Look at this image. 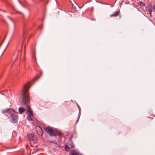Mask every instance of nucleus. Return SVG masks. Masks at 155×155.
Masks as SVG:
<instances>
[{
  "instance_id": "nucleus-1",
  "label": "nucleus",
  "mask_w": 155,
  "mask_h": 155,
  "mask_svg": "<svg viewBox=\"0 0 155 155\" xmlns=\"http://www.w3.org/2000/svg\"><path fill=\"white\" fill-rule=\"evenodd\" d=\"M30 86H28V84H26L23 87V89L22 90V94L20 97V99L22 102L25 105H27V107L28 109L27 113L29 114L27 117L29 120H32V117L33 116L32 111L31 109L29 106L28 104L29 102V97L27 92L28 89L30 88Z\"/></svg>"
},
{
  "instance_id": "nucleus-2",
  "label": "nucleus",
  "mask_w": 155,
  "mask_h": 155,
  "mask_svg": "<svg viewBox=\"0 0 155 155\" xmlns=\"http://www.w3.org/2000/svg\"><path fill=\"white\" fill-rule=\"evenodd\" d=\"M45 130L50 135L54 136L55 135L56 131L50 127H47L44 128Z\"/></svg>"
},
{
  "instance_id": "nucleus-3",
  "label": "nucleus",
  "mask_w": 155,
  "mask_h": 155,
  "mask_svg": "<svg viewBox=\"0 0 155 155\" xmlns=\"http://www.w3.org/2000/svg\"><path fill=\"white\" fill-rule=\"evenodd\" d=\"M10 118L12 122L15 123L18 120V116L17 113H15L12 114L11 115Z\"/></svg>"
},
{
  "instance_id": "nucleus-4",
  "label": "nucleus",
  "mask_w": 155,
  "mask_h": 155,
  "mask_svg": "<svg viewBox=\"0 0 155 155\" xmlns=\"http://www.w3.org/2000/svg\"><path fill=\"white\" fill-rule=\"evenodd\" d=\"M28 137L29 140L31 141H32L34 143L37 142L36 137L33 134H29L28 135Z\"/></svg>"
},
{
  "instance_id": "nucleus-5",
  "label": "nucleus",
  "mask_w": 155,
  "mask_h": 155,
  "mask_svg": "<svg viewBox=\"0 0 155 155\" xmlns=\"http://www.w3.org/2000/svg\"><path fill=\"white\" fill-rule=\"evenodd\" d=\"M37 133L40 136L39 137L41 138L42 134V131L41 128L39 126L36 127Z\"/></svg>"
},
{
  "instance_id": "nucleus-6",
  "label": "nucleus",
  "mask_w": 155,
  "mask_h": 155,
  "mask_svg": "<svg viewBox=\"0 0 155 155\" xmlns=\"http://www.w3.org/2000/svg\"><path fill=\"white\" fill-rule=\"evenodd\" d=\"M120 11H117L116 12L110 15V16L111 17H117L120 14Z\"/></svg>"
},
{
  "instance_id": "nucleus-7",
  "label": "nucleus",
  "mask_w": 155,
  "mask_h": 155,
  "mask_svg": "<svg viewBox=\"0 0 155 155\" xmlns=\"http://www.w3.org/2000/svg\"><path fill=\"white\" fill-rule=\"evenodd\" d=\"M18 110L19 113L20 114H21L25 111V109L23 107H20L18 108Z\"/></svg>"
},
{
  "instance_id": "nucleus-8",
  "label": "nucleus",
  "mask_w": 155,
  "mask_h": 155,
  "mask_svg": "<svg viewBox=\"0 0 155 155\" xmlns=\"http://www.w3.org/2000/svg\"><path fill=\"white\" fill-rule=\"evenodd\" d=\"M69 155H79V154L75 150H74L71 152V153H70Z\"/></svg>"
},
{
  "instance_id": "nucleus-9",
  "label": "nucleus",
  "mask_w": 155,
  "mask_h": 155,
  "mask_svg": "<svg viewBox=\"0 0 155 155\" xmlns=\"http://www.w3.org/2000/svg\"><path fill=\"white\" fill-rule=\"evenodd\" d=\"M13 111V110L11 109H7L6 110H4L2 111L3 113H5L6 112H7L8 113H10L11 112V111Z\"/></svg>"
},
{
  "instance_id": "nucleus-10",
  "label": "nucleus",
  "mask_w": 155,
  "mask_h": 155,
  "mask_svg": "<svg viewBox=\"0 0 155 155\" xmlns=\"http://www.w3.org/2000/svg\"><path fill=\"white\" fill-rule=\"evenodd\" d=\"M65 150L66 151H69L71 150L70 148L67 145L65 146Z\"/></svg>"
},
{
  "instance_id": "nucleus-11",
  "label": "nucleus",
  "mask_w": 155,
  "mask_h": 155,
  "mask_svg": "<svg viewBox=\"0 0 155 155\" xmlns=\"http://www.w3.org/2000/svg\"><path fill=\"white\" fill-rule=\"evenodd\" d=\"M138 4L141 6H144L145 5L144 4L143 2H138Z\"/></svg>"
},
{
  "instance_id": "nucleus-12",
  "label": "nucleus",
  "mask_w": 155,
  "mask_h": 155,
  "mask_svg": "<svg viewBox=\"0 0 155 155\" xmlns=\"http://www.w3.org/2000/svg\"><path fill=\"white\" fill-rule=\"evenodd\" d=\"M70 140L71 142V147L72 148H73L74 147V145L73 143V142L72 140H71V139H70Z\"/></svg>"
},
{
  "instance_id": "nucleus-13",
  "label": "nucleus",
  "mask_w": 155,
  "mask_h": 155,
  "mask_svg": "<svg viewBox=\"0 0 155 155\" xmlns=\"http://www.w3.org/2000/svg\"><path fill=\"white\" fill-rule=\"evenodd\" d=\"M153 11V9H152V8H150L149 9V13H150V15H151V12Z\"/></svg>"
},
{
  "instance_id": "nucleus-14",
  "label": "nucleus",
  "mask_w": 155,
  "mask_h": 155,
  "mask_svg": "<svg viewBox=\"0 0 155 155\" xmlns=\"http://www.w3.org/2000/svg\"><path fill=\"white\" fill-rule=\"evenodd\" d=\"M39 78V76H36L34 79L33 80V81H34L35 80H36L38 79Z\"/></svg>"
},
{
  "instance_id": "nucleus-15",
  "label": "nucleus",
  "mask_w": 155,
  "mask_h": 155,
  "mask_svg": "<svg viewBox=\"0 0 155 155\" xmlns=\"http://www.w3.org/2000/svg\"><path fill=\"white\" fill-rule=\"evenodd\" d=\"M6 36H5V37H4V39L2 41V42L0 44V46L2 44V43L4 41L5 38H6Z\"/></svg>"
},
{
  "instance_id": "nucleus-16",
  "label": "nucleus",
  "mask_w": 155,
  "mask_h": 155,
  "mask_svg": "<svg viewBox=\"0 0 155 155\" xmlns=\"http://www.w3.org/2000/svg\"><path fill=\"white\" fill-rule=\"evenodd\" d=\"M6 36H5V37H4V39L2 41V42L0 44V46L2 44V43L4 41L5 38H6Z\"/></svg>"
},
{
  "instance_id": "nucleus-17",
  "label": "nucleus",
  "mask_w": 155,
  "mask_h": 155,
  "mask_svg": "<svg viewBox=\"0 0 155 155\" xmlns=\"http://www.w3.org/2000/svg\"><path fill=\"white\" fill-rule=\"evenodd\" d=\"M152 9H153V12H155V5H153V6Z\"/></svg>"
},
{
  "instance_id": "nucleus-18",
  "label": "nucleus",
  "mask_w": 155,
  "mask_h": 155,
  "mask_svg": "<svg viewBox=\"0 0 155 155\" xmlns=\"http://www.w3.org/2000/svg\"><path fill=\"white\" fill-rule=\"evenodd\" d=\"M8 18L10 20H11L12 21H13V20L9 16H8Z\"/></svg>"
},
{
  "instance_id": "nucleus-19",
  "label": "nucleus",
  "mask_w": 155,
  "mask_h": 155,
  "mask_svg": "<svg viewBox=\"0 0 155 155\" xmlns=\"http://www.w3.org/2000/svg\"><path fill=\"white\" fill-rule=\"evenodd\" d=\"M42 25H41L39 27V29H41L42 28Z\"/></svg>"
},
{
  "instance_id": "nucleus-20",
  "label": "nucleus",
  "mask_w": 155,
  "mask_h": 155,
  "mask_svg": "<svg viewBox=\"0 0 155 155\" xmlns=\"http://www.w3.org/2000/svg\"><path fill=\"white\" fill-rule=\"evenodd\" d=\"M73 137V135H71V136L70 138V139H71H71Z\"/></svg>"
},
{
  "instance_id": "nucleus-21",
  "label": "nucleus",
  "mask_w": 155,
  "mask_h": 155,
  "mask_svg": "<svg viewBox=\"0 0 155 155\" xmlns=\"http://www.w3.org/2000/svg\"><path fill=\"white\" fill-rule=\"evenodd\" d=\"M24 39H25V38H24L23 39V40H22V45H23V43H24Z\"/></svg>"
},
{
  "instance_id": "nucleus-22",
  "label": "nucleus",
  "mask_w": 155,
  "mask_h": 155,
  "mask_svg": "<svg viewBox=\"0 0 155 155\" xmlns=\"http://www.w3.org/2000/svg\"><path fill=\"white\" fill-rule=\"evenodd\" d=\"M24 48H25V47Z\"/></svg>"
},
{
  "instance_id": "nucleus-23",
  "label": "nucleus",
  "mask_w": 155,
  "mask_h": 155,
  "mask_svg": "<svg viewBox=\"0 0 155 155\" xmlns=\"http://www.w3.org/2000/svg\"><path fill=\"white\" fill-rule=\"evenodd\" d=\"M3 11L4 12H5V11Z\"/></svg>"
}]
</instances>
